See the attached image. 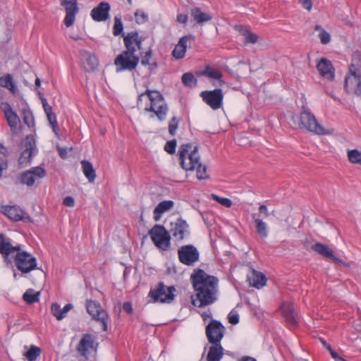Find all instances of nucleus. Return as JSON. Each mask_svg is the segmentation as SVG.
I'll list each match as a JSON object with an SVG mask.
<instances>
[{
	"mask_svg": "<svg viewBox=\"0 0 361 361\" xmlns=\"http://www.w3.org/2000/svg\"><path fill=\"white\" fill-rule=\"evenodd\" d=\"M0 253L7 264L11 263L9 257L13 255L16 267L23 274H27L33 270L39 269L36 257L24 250L21 245H12L11 239L3 233L0 234Z\"/></svg>",
	"mask_w": 361,
	"mask_h": 361,
	"instance_id": "1",
	"label": "nucleus"
},
{
	"mask_svg": "<svg viewBox=\"0 0 361 361\" xmlns=\"http://www.w3.org/2000/svg\"><path fill=\"white\" fill-rule=\"evenodd\" d=\"M191 283L196 293L200 307L214 303L216 300L219 280L201 269H195L190 276Z\"/></svg>",
	"mask_w": 361,
	"mask_h": 361,
	"instance_id": "2",
	"label": "nucleus"
},
{
	"mask_svg": "<svg viewBox=\"0 0 361 361\" xmlns=\"http://www.w3.org/2000/svg\"><path fill=\"white\" fill-rule=\"evenodd\" d=\"M126 49L121 52L114 59L116 73L133 71L136 69L140 56L136 51L142 49V39L137 32H128L123 38Z\"/></svg>",
	"mask_w": 361,
	"mask_h": 361,
	"instance_id": "3",
	"label": "nucleus"
},
{
	"mask_svg": "<svg viewBox=\"0 0 361 361\" xmlns=\"http://www.w3.org/2000/svg\"><path fill=\"white\" fill-rule=\"evenodd\" d=\"M137 106L147 112H153L159 121H164L169 111L163 95L157 90H146L139 94Z\"/></svg>",
	"mask_w": 361,
	"mask_h": 361,
	"instance_id": "4",
	"label": "nucleus"
},
{
	"mask_svg": "<svg viewBox=\"0 0 361 361\" xmlns=\"http://www.w3.org/2000/svg\"><path fill=\"white\" fill-rule=\"evenodd\" d=\"M178 156L181 167L185 171L196 169L197 178L204 180L209 177L207 166L200 161L197 146L188 143L182 145L178 149Z\"/></svg>",
	"mask_w": 361,
	"mask_h": 361,
	"instance_id": "5",
	"label": "nucleus"
},
{
	"mask_svg": "<svg viewBox=\"0 0 361 361\" xmlns=\"http://www.w3.org/2000/svg\"><path fill=\"white\" fill-rule=\"evenodd\" d=\"M345 89L350 94H361V57L354 54L349 66V74L345 78Z\"/></svg>",
	"mask_w": 361,
	"mask_h": 361,
	"instance_id": "6",
	"label": "nucleus"
},
{
	"mask_svg": "<svg viewBox=\"0 0 361 361\" xmlns=\"http://www.w3.org/2000/svg\"><path fill=\"white\" fill-rule=\"evenodd\" d=\"M293 120L298 121V126L317 135H326L329 133L317 121L315 116L308 110L304 109L299 116H293Z\"/></svg>",
	"mask_w": 361,
	"mask_h": 361,
	"instance_id": "7",
	"label": "nucleus"
},
{
	"mask_svg": "<svg viewBox=\"0 0 361 361\" xmlns=\"http://www.w3.org/2000/svg\"><path fill=\"white\" fill-rule=\"evenodd\" d=\"M154 245L163 251L169 250L171 247V235L162 225L156 224L149 231Z\"/></svg>",
	"mask_w": 361,
	"mask_h": 361,
	"instance_id": "8",
	"label": "nucleus"
},
{
	"mask_svg": "<svg viewBox=\"0 0 361 361\" xmlns=\"http://www.w3.org/2000/svg\"><path fill=\"white\" fill-rule=\"evenodd\" d=\"M176 291L173 286L168 287L160 282L154 289L150 290L148 295L154 302L171 303L174 300Z\"/></svg>",
	"mask_w": 361,
	"mask_h": 361,
	"instance_id": "9",
	"label": "nucleus"
},
{
	"mask_svg": "<svg viewBox=\"0 0 361 361\" xmlns=\"http://www.w3.org/2000/svg\"><path fill=\"white\" fill-rule=\"evenodd\" d=\"M98 343L95 336L90 334L83 335L78 345L77 350L82 357V361H88L92 353H96Z\"/></svg>",
	"mask_w": 361,
	"mask_h": 361,
	"instance_id": "10",
	"label": "nucleus"
},
{
	"mask_svg": "<svg viewBox=\"0 0 361 361\" xmlns=\"http://www.w3.org/2000/svg\"><path fill=\"white\" fill-rule=\"evenodd\" d=\"M86 309L93 319L102 323L103 331H107L109 316L100 303L96 300H87Z\"/></svg>",
	"mask_w": 361,
	"mask_h": 361,
	"instance_id": "11",
	"label": "nucleus"
},
{
	"mask_svg": "<svg viewBox=\"0 0 361 361\" xmlns=\"http://www.w3.org/2000/svg\"><path fill=\"white\" fill-rule=\"evenodd\" d=\"M178 257L183 264L193 266L200 259V252L193 245H183L178 250Z\"/></svg>",
	"mask_w": 361,
	"mask_h": 361,
	"instance_id": "12",
	"label": "nucleus"
},
{
	"mask_svg": "<svg viewBox=\"0 0 361 361\" xmlns=\"http://www.w3.org/2000/svg\"><path fill=\"white\" fill-rule=\"evenodd\" d=\"M226 329L224 325L217 320L212 319L206 326L205 334L210 344L221 343L224 336Z\"/></svg>",
	"mask_w": 361,
	"mask_h": 361,
	"instance_id": "13",
	"label": "nucleus"
},
{
	"mask_svg": "<svg viewBox=\"0 0 361 361\" xmlns=\"http://www.w3.org/2000/svg\"><path fill=\"white\" fill-rule=\"evenodd\" d=\"M202 100L212 109H220L223 105L224 94L221 89L205 90L200 93Z\"/></svg>",
	"mask_w": 361,
	"mask_h": 361,
	"instance_id": "14",
	"label": "nucleus"
},
{
	"mask_svg": "<svg viewBox=\"0 0 361 361\" xmlns=\"http://www.w3.org/2000/svg\"><path fill=\"white\" fill-rule=\"evenodd\" d=\"M177 241H183L190 235V227L187 221L178 218L171 223L170 233Z\"/></svg>",
	"mask_w": 361,
	"mask_h": 361,
	"instance_id": "15",
	"label": "nucleus"
},
{
	"mask_svg": "<svg viewBox=\"0 0 361 361\" xmlns=\"http://www.w3.org/2000/svg\"><path fill=\"white\" fill-rule=\"evenodd\" d=\"M2 212L6 215L10 219L14 221H22L25 223H29L32 221L31 217L27 213H25L19 206L13 205L9 206L6 205L1 207Z\"/></svg>",
	"mask_w": 361,
	"mask_h": 361,
	"instance_id": "16",
	"label": "nucleus"
},
{
	"mask_svg": "<svg viewBox=\"0 0 361 361\" xmlns=\"http://www.w3.org/2000/svg\"><path fill=\"white\" fill-rule=\"evenodd\" d=\"M312 250L314 251L316 253L321 255L326 260L333 262L334 263L345 267H349V264L348 263L345 262L342 259L337 257L334 255L333 250L325 244H323L322 243H317L312 246Z\"/></svg>",
	"mask_w": 361,
	"mask_h": 361,
	"instance_id": "17",
	"label": "nucleus"
},
{
	"mask_svg": "<svg viewBox=\"0 0 361 361\" xmlns=\"http://www.w3.org/2000/svg\"><path fill=\"white\" fill-rule=\"evenodd\" d=\"M45 175L46 171L43 168L40 166L33 167L30 170L21 173L19 178L20 182L23 185L32 186L37 178H44Z\"/></svg>",
	"mask_w": 361,
	"mask_h": 361,
	"instance_id": "18",
	"label": "nucleus"
},
{
	"mask_svg": "<svg viewBox=\"0 0 361 361\" xmlns=\"http://www.w3.org/2000/svg\"><path fill=\"white\" fill-rule=\"evenodd\" d=\"M61 6L66 11L64 24L66 27H71L74 24L75 16L79 11L77 0H62Z\"/></svg>",
	"mask_w": 361,
	"mask_h": 361,
	"instance_id": "19",
	"label": "nucleus"
},
{
	"mask_svg": "<svg viewBox=\"0 0 361 361\" xmlns=\"http://www.w3.org/2000/svg\"><path fill=\"white\" fill-rule=\"evenodd\" d=\"M111 6L107 1H101L90 11V16L95 22H104L109 18Z\"/></svg>",
	"mask_w": 361,
	"mask_h": 361,
	"instance_id": "20",
	"label": "nucleus"
},
{
	"mask_svg": "<svg viewBox=\"0 0 361 361\" xmlns=\"http://www.w3.org/2000/svg\"><path fill=\"white\" fill-rule=\"evenodd\" d=\"M0 107L4 114L11 130L12 131L17 130L18 124L20 123V118L17 114L13 110L10 104L7 102H2Z\"/></svg>",
	"mask_w": 361,
	"mask_h": 361,
	"instance_id": "21",
	"label": "nucleus"
},
{
	"mask_svg": "<svg viewBox=\"0 0 361 361\" xmlns=\"http://www.w3.org/2000/svg\"><path fill=\"white\" fill-rule=\"evenodd\" d=\"M317 68L320 75L329 80L334 79V68L331 62L326 58H322L317 63Z\"/></svg>",
	"mask_w": 361,
	"mask_h": 361,
	"instance_id": "22",
	"label": "nucleus"
},
{
	"mask_svg": "<svg viewBox=\"0 0 361 361\" xmlns=\"http://www.w3.org/2000/svg\"><path fill=\"white\" fill-rule=\"evenodd\" d=\"M81 57L86 71L92 72L99 66V60L95 54L84 51L81 53Z\"/></svg>",
	"mask_w": 361,
	"mask_h": 361,
	"instance_id": "23",
	"label": "nucleus"
},
{
	"mask_svg": "<svg viewBox=\"0 0 361 361\" xmlns=\"http://www.w3.org/2000/svg\"><path fill=\"white\" fill-rule=\"evenodd\" d=\"M195 37L192 35H188L180 38L178 44L176 45L173 50V56L176 59H183L186 53L187 42L190 39H194Z\"/></svg>",
	"mask_w": 361,
	"mask_h": 361,
	"instance_id": "24",
	"label": "nucleus"
},
{
	"mask_svg": "<svg viewBox=\"0 0 361 361\" xmlns=\"http://www.w3.org/2000/svg\"><path fill=\"white\" fill-rule=\"evenodd\" d=\"M234 29L238 32L245 38L244 44H255L258 41V36L252 32L248 26L243 25H235Z\"/></svg>",
	"mask_w": 361,
	"mask_h": 361,
	"instance_id": "25",
	"label": "nucleus"
},
{
	"mask_svg": "<svg viewBox=\"0 0 361 361\" xmlns=\"http://www.w3.org/2000/svg\"><path fill=\"white\" fill-rule=\"evenodd\" d=\"M247 281L250 286L259 289L266 285L267 278L262 272L252 269L247 275Z\"/></svg>",
	"mask_w": 361,
	"mask_h": 361,
	"instance_id": "26",
	"label": "nucleus"
},
{
	"mask_svg": "<svg viewBox=\"0 0 361 361\" xmlns=\"http://www.w3.org/2000/svg\"><path fill=\"white\" fill-rule=\"evenodd\" d=\"M281 310L283 317L290 326H295L298 324V319L292 303L283 304Z\"/></svg>",
	"mask_w": 361,
	"mask_h": 361,
	"instance_id": "27",
	"label": "nucleus"
},
{
	"mask_svg": "<svg viewBox=\"0 0 361 361\" xmlns=\"http://www.w3.org/2000/svg\"><path fill=\"white\" fill-rule=\"evenodd\" d=\"M34 148L35 143L27 137L25 143V149L22 152L18 159V162L20 165H26L30 161L33 154Z\"/></svg>",
	"mask_w": 361,
	"mask_h": 361,
	"instance_id": "28",
	"label": "nucleus"
},
{
	"mask_svg": "<svg viewBox=\"0 0 361 361\" xmlns=\"http://www.w3.org/2000/svg\"><path fill=\"white\" fill-rule=\"evenodd\" d=\"M224 355V348L221 343L211 344L206 357V361H220Z\"/></svg>",
	"mask_w": 361,
	"mask_h": 361,
	"instance_id": "29",
	"label": "nucleus"
},
{
	"mask_svg": "<svg viewBox=\"0 0 361 361\" xmlns=\"http://www.w3.org/2000/svg\"><path fill=\"white\" fill-rule=\"evenodd\" d=\"M255 227L257 234L262 238H266L269 234V228L262 219L257 216V214H252Z\"/></svg>",
	"mask_w": 361,
	"mask_h": 361,
	"instance_id": "30",
	"label": "nucleus"
},
{
	"mask_svg": "<svg viewBox=\"0 0 361 361\" xmlns=\"http://www.w3.org/2000/svg\"><path fill=\"white\" fill-rule=\"evenodd\" d=\"M174 206V202L172 200H164L158 204L154 209V219L156 221H159L161 214L171 209Z\"/></svg>",
	"mask_w": 361,
	"mask_h": 361,
	"instance_id": "31",
	"label": "nucleus"
},
{
	"mask_svg": "<svg viewBox=\"0 0 361 361\" xmlns=\"http://www.w3.org/2000/svg\"><path fill=\"white\" fill-rule=\"evenodd\" d=\"M190 15L198 25H202L212 20V17L209 13H204L199 7L192 8L190 10Z\"/></svg>",
	"mask_w": 361,
	"mask_h": 361,
	"instance_id": "32",
	"label": "nucleus"
},
{
	"mask_svg": "<svg viewBox=\"0 0 361 361\" xmlns=\"http://www.w3.org/2000/svg\"><path fill=\"white\" fill-rule=\"evenodd\" d=\"M201 74L209 78L217 80L219 85H223L225 84L224 80H222L223 74L221 71L217 68L206 66L205 69L202 71Z\"/></svg>",
	"mask_w": 361,
	"mask_h": 361,
	"instance_id": "33",
	"label": "nucleus"
},
{
	"mask_svg": "<svg viewBox=\"0 0 361 361\" xmlns=\"http://www.w3.org/2000/svg\"><path fill=\"white\" fill-rule=\"evenodd\" d=\"M82 171L89 182L93 183L96 178V173L92 163L87 160L81 161Z\"/></svg>",
	"mask_w": 361,
	"mask_h": 361,
	"instance_id": "34",
	"label": "nucleus"
},
{
	"mask_svg": "<svg viewBox=\"0 0 361 361\" xmlns=\"http://www.w3.org/2000/svg\"><path fill=\"white\" fill-rule=\"evenodd\" d=\"M39 292H35L34 289L29 288L23 295V299L27 304H33L39 300Z\"/></svg>",
	"mask_w": 361,
	"mask_h": 361,
	"instance_id": "35",
	"label": "nucleus"
},
{
	"mask_svg": "<svg viewBox=\"0 0 361 361\" xmlns=\"http://www.w3.org/2000/svg\"><path fill=\"white\" fill-rule=\"evenodd\" d=\"M0 85L8 89L13 94H15L16 92L15 83L12 76L10 74L0 78Z\"/></svg>",
	"mask_w": 361,
	"mask_h": 361,
	"instance_id": "36",
	"label": "nucleus"
},
{
	"mask_svg": "<svg viewBox=\"0 0 361 361\" xmlns=\"http://www.w3.org/2000/svg\"><path fill=\"white\" fill-rule=\"evenodd\" d=\"M113 35L114 36H119L122 35L123 37L126 36L123 34V25L122 23L121 16H116L114 17V24L113 26Z\"/></svg>",
	"mask_w": 361,
	"mask_h": 361,
	"instance_id": "37",
	"label": "nucleus"
},
{
	"mask_svg": "<svg viewBox=\"0 0 361 361\" xmlns=\"http://www.w3.org/2000/svg\"><path fill=\"white\" fill-rule=\"evenodd\" d=\"M44 112L47 115V119L49 121L50 126L52 128L53 131L55 133V134L57 135L58 132L59 130V125L57 123L56 114L53 112L52 109H50V111H44Z\"/></svg>",
	"mask_w": 361,
	"mask_h": 361,
	"instance_id": "38",
	"label": "nucleus"
},
{
	"mask_svg": "<svg viewBox=\"0 0 361 361\" xmlns=\"http://www.w3.org/2000/svg\"><path fill=\"white\" fill-rule=\"evenodd\" d=\"M182 82L186 87H195L197 83V79L192 73H185L182 75Z\"/></svg>",
	"mask_w": 361,
	"mask_h": 361,
	"instance_id": "39",
	"label": "nucleus"
},
{
	"mask_svg": "<svg viewBox=\"0 0 361 361\" xmlns=\"http://www.w3.org/2000/svg\"><path fill=\"white\" fill-rule=\"evenodd\" d=\"M41 354V349L39 347L32 345L25 353L28 361H35Z\"/></svg>",
	"mask_w": 361,
	"mask_h": 361,
	"instance_id": "40",
	"label": "nucleus"
},
{
	"mask_svg": "<svg viewBox=\"0 0 361 361\" xmlns=\"http://www.w3.org/2000/svg\"><path fill=\"white\" fill-rule=\"evenodd\" d=\"M348 160L355 164L361 165V152L357 149H351L348 151Z\"/></svg>",
	"mask_w": 361,
	"mask_h": 361,
	"instance_id": "41",
	"label": "nucleus"
},
{
	"mask_svg": "<svg viewBox=\"0 0 361 361\" xmlns=\"http://www.w3.org/2000/svg\"><path fill=\"white\" fill-rule=\"evenodd\" d=\"M152 51L151 49L147 50L143 55H141V63L143 66H150L156 68L157 66V63H150L152 59Z\"/></svg>",
	"mask_w": 361,
	"mask_h": 361,
	"instance_id": "42",
	"label": "nucleus"
},
{
	"mask_svg": "<svg viewBox=\"0 0 361 361\" xmlns=\"http://www.w3.org/2000/svg\"><path fill=\"white\" fill-rule=\"evenodd\" d=\"M24 123L31 127L34 125L35 121L32 112L30 110H24L23 112Z\"/></svg>",
	"mask_w": 361,
	"mask_h": 361,
	"instance_id": "43",
	"label": "nucleus"
},
{
	"mask_svg": "<svg viewBox=\"0 0 361 361\" xmlns=\"http://www.w3.org/2000/svg\"><path fill=\"white\" fill-rule=\"evenodd\" d=\"M135 21L137 24H142L148 20V15L142 11L137 10L135 13Z\"/></svg>",
	"mask_w": 361,
	"mask_h": 361,
	"instance_id": "44",
	"label": "nucleus"
},
{
	"mask_svg": "<svg viewBox=\"0 0 361 361\" xmlns=\"http://www.w3.org/2000/svg\"><path fill=\"white\" fill-rule=\"evenodd\" d=\"M212 199L217 201L221 205L226 207H230L232 205V201L226 197H221L216 195L212 194Z\"/></svg>",
	"mask_w": 361,
	"mask_h": 361,
	"instance_id": "45",
	"label": "nucleus"
},
{
	"mask_svg": "<svg viewBox=\"0 0 361 361\" xmlns=\"http://www.w3.org/2000/svg\"><path fill=\"white\" fill-rule=\"evenodd\" d=\"M178 120L176 117H173L169 124V132L171 135H174L178 128Z\"/></svg>",
	"mask_w": 361,
	"mask_h": 361,
	"instance_id": "46",
	"label": "nucleus"
},
{
	"mask_svg": "<svg viewBox=\"0 0 361 361\" xmlns=\"http://www.w3.org/2000/svg\"><path fill=\"white\" fill-rule=\"evenodd\" d=\"M176 140H172L168 141L166 143V145L164 146V149L169 154H173L176 152Z\"/></svg>",
	"mask_w": 361,
	"mask_h": 361,
	"instance_id": "47",
	"label": "nucleus"
},
{
	"mask_svg": "<svg viewBox=\"0 0 361 361\" xmlns=\"http://www.w3.org/2000/svg\"><path fill=\"white\" fill-rule=\"evenodd\" d=\"M319 37L323 44H326L331 41L330 34L324 30L319 32Z\"/></svg>",
	"mask_w": 361,
	"mask_h": 361,
	"instance_id": "48",
	"label": "nucleus"
},
{
	"mask_svg": "<svg viewBox=\"0 0 361 361\" xmlns=\"http://www.w3.org/2000/svg\"><path fill=\"white\" fill-rule=\"evenodd\" d=\"M73 308V306L71 303L66 304L63 309H61V313L58 316V320H61L65 318L67 315L68 312Z\"/></svg>",
	"mask_w": 361,
	"mask_h": 361,
	"instance_id": "49",
	"label": "nucleus"
},
{
	"mask_svg": "<svg viewBox=\"0 0 361 361\" xmlns=\"http://www.w3.org/2000/svg\"><path fill=\"white\" fill-rule=\"evenodd\" d=\"M228 319L231 324H237L239 322L238 314L231 311L228 315Z\"/></svg>",
	"mask_w": 361,
	"mask_h": 361,
	"instance_id": "50",
	"label": "nucleus"
},
{
	"mask_svg": "<svg viewBox=\"0 0 361 361\" xmlns=\"http://www.w3.org/2000/svg\"><path fill=\"white\" fill-rule=\"evenodd\" d=\"M51 314L58 319V316L61 313V306L58 303H53L51 307Z\"/></svg>",
	"mask_w": 361,
	"mask_h": 361,
	"instance_id": "51",
	"label": "nucleus"
},
{
	"mask_svg": "<svg viewBox=\"0 0 361 361\" xmlns=\"http://www.w3.org/2000/svg\"><path fill=\"white\" fill-rule=\"evenodd\" d=\"M188 16L186 14L178 13L177 15L176 20L179 23L186 25L188 23Z\"/></svg>",
	"mask_w": 361,
	"mask_h": 361,
	"instance_id": "52",
	"label": "nucleus"
},
{
	"mask_svg": "<svg viewBox=\"0 0 361 361\" xmlns=\"http://www.w3.org/2000/svg\"><path fill=\"white\" fill-rule=\"evenodd\" d=\"M63 204L67 207H72L75 204V200L71 196H67L63 199Z\"/></svg>",
	"mask_w": 361,
	"mask_h": 361,
	"instance_id": "53",
	"label": "nucleus"
},
{
	"mask_svg": "<svg viewBox=\"0 0 361 361\" xmlns=\"http://www.w3.org/2000/svg\"><path fill=\"white\" fill-rule=\"evenodd\" d=\"M302 4V7L308 11H310L312 7V0H299Z\"/></svg>",
	"mask_w": 361,
	"mask_h": 361,
	"instance_id": "54",
	"label": "nucleus"
},
{
	"mask_svg": "<svg viewBox=\"0 0 361 361\" xmlns=\"http://www.w3.org/2000/svg\"><path fill=\"white\" fill-rule=\"evenodd\" d=\"M40 99L42 100V106L44 111H50V109H52V107L48 104L47 99L42 97L40 96Z\"/></svg>",
	"mask_w": 361,
	"mask_h": 361,
	"instance_id": "55",
	"label": "nucleus"
},
{
	"mask_svg": "<svg viewBox=\"0 0 361 361\" xmlns=\"http://www.w3.org/2000/svg\"><path fill=\"white\" fill-rule=\"evenodd\" d=\"M259 212L260 214H263L265 216H269V213L268 212V208L265 204H261L259 206Z\"/></svg>",
	"mask_w": 361,
	"mask_h": 361,
	"instance_id": "56",
	"label": "nucleus"
},
{
	"mask_svg": "<svg viewBox=\"0 0 361 361\" xmlns=\"http://www.w3.org/2000/svg\"><path fill=\"white\" fill-rule=\"evenodd\" d=\"M123 309L127 313H132L133 312L132 305L128 302H126L123 303Z\"/></svg>",
	"mask_w": 361,
	"mask_h": 361,
	"instance_id": "57",
	"label": "nucleus"
},
{
	"mask_svg": "<svg viewBox=\"0 0 361 361\" xmlns=\"http://www.w3.org/2000/svg\"><path fill=\"white\" fill-rule=\"evenodd\" d=\"M58 152L60 155V157L62 159H65L67 157L68 150L66 148L59 147H58Z\"/></svg>",
	"mask_w": 361,
	"mask_h": 361,
	"instance_id": "58",
	"label": "nucleus"
},
{
	"mask_svg": "<svg viewBox=\"0 0 361 361\" xmlns=\"http://www.w3.org/2000/svg\"><path fill=\"white\" fill-rule=\"evenodd\" d=\"M239 361H257V360L253 357L245 356V357H242Z\"/></svg>",
	"mask_w": 361,
	"mask_h": 361,
	"instance_id": "59",
	"label": "nucleus"
},
{
	"mask_svg": "<svg viewBox=\"0 0 361 361\" xmlns=\"http://www.w3.org/2000/svg\"><path fill=\"white\" fill-rule=\"evenodd\" d=\"M320 341L325 348H326V349L330 348L331 345L329 343H327L325 340H324L323 338H320Z\"/></svg>",
	"mask_w": 361,
	"mask_h": 361,
	"instance_id": "60",
	"label": "nucleus"
},
{
	"mask_svg": "<svg viewBox=\"0 0 361 361\" xmlns=\"http://www.w3.org/2000/svg\"><path fill=\"white\" fill-rule=\"evenodd\" d=\"M0 153L4 155L7 153V149L2 145H0Z\"/></svg>",
	"mask_w": 361,
	"mask_h": 361,
	"instance_id": "61",
	"label": "nucleus"
},
{
	"mask_svg": "<svg viewBox=\"0 0 361 361\" xmlns=\"http://www.w3.org/2000/svg\"><path fill=\"white\" fill-rule=\"evenodd\" d=\"M331 357H333L336 361H337V360H338V358H339L341 356H339V355H338V354L336 352H335L334 353H332V355H331Z\"/></svg>",
	"mask_w": 361,
	"mask_h": 361,
	"instance_id": "62",
	"label": "nucleus"
},
{
	"mask_svg": "<svg viewBox=\"0 0 361 361\" xmlns=\"http://www.w3.org/2000/svg\"><path fill=\"white\" fill-rule=\"evenodd\" d=\"M35 85L37 87H39L41 85V80L39 78H37L35 80Z\"/></svg>",
	"mask_w": 361,
	"mask_h": 361,
	"instance_id": "63",
	"label": "nucleus"
},
{
	"mask_svg": "<svg viewBox=\"0 0 361 361\" xmlns=\"http://www.w3.org/2000/svg\"><path fill=\"white\" fill-rule=\"evenodd\" d=\"M324 30L321 25H317L315 26V30H317V31H319V32H322V30Z\"/></svg>",
	"mask_w": 361,
	"mask_h": 361,
	"instance_id": "64",
	"label": "nucleus"
}]
</instances>
